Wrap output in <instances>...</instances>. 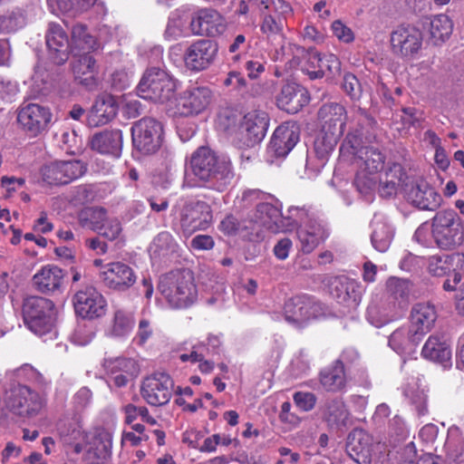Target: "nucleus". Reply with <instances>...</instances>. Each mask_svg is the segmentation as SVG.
Listing matches in <instances>:
<instances>
[{
	"instance_id": "28",
	"label": "nucleus",
	"mask_w": 464,
	"mask_h": 464,
	"mask_svg": "<svg viewBox=\"0 0 464 464\" xmlns=\"http://www.w3.org/2000/svg\"><path fill=\"white\" fill-rule=\"evenodd\" d=\"M46 44L55 63H63L68 59L69 39L62 26L50 24L46 34Z\"/></svg>"
},
{
	"instance_id": "62",
	"label": "nucleus",
	"mask_w": 464,
	"mask_h": 464,
	"mask_svg": "<svg viewBox=\"0 0 464 464\" xmlns=\"http://www.w3.org/2000/svg\"><path fill=\"white\" fill-rule=\"evenodd\" d=\"M293 401L301 411L308 412L315 407L317 397L313 392L299 391L293 394Z\"/></svg>"
},
{
	"instance_id": "60",
	"label": "nucleus",
	"mask_w": 464,
	"mask_h": 464,
	"mask_svg": "<svg viewBox=\"0 0 464 464\" xmlns=\"http://www.w3.org/2000/svg\"><path fill=\"white\" fill-rule=\"evenodd\" d=\"M122 231L121 224L116 218H106L99 229L98 234L108 240L117 239Z\"/></svg>"
},
{
	"instance_id": "22",
	"label": "nucleus",
	"mask_w": 464,
	"mask_h": 464,
	"mask_svg": "<svg viewBox=\"0 0 464 464\" xmlns=\"http://www.w3.org/2000/svg\"><path fill=\"white\" fill-rule=\"evenodd\" d=\"M322 54L314 50H305L295 44L286 43L281 45L280 49L276 50L275 59L285 61L289 68L301 66L308 67L310 70H317L315 58H321Z\"/></svg>"
},
{
	"instance_id": "55",
	"label": "nucleus",
	"mask_w": 464,
	"mask_h": 464,
	"mask_svg": "<svg viewBox=\"0 0 464 464\" xmlns=\"http://www.w3.org/2000/svg\"><path fill=\"white\" fill-rule=\"evenodd\" d=\"M378 174H370V172L358 169L354 185L357 190L363 196L371 195L377 188Z\"/></svg>"
},
{
	"instance_id": "6",
	"label": "nucleus",
	"mask_w": 464,
	"mask_h": 464,
	"mask_svg": "<svg viewBox=\"0 0 464 464\" xmlns=\"http://www.w3.org/2000/svg\"><path fill=\"white\" fill-rule=\"evenodd\" d=\"M45 405V395L33 391L26 385L13 387L7 399L9 410L21 417H34L39 414Z\"/></svg>"
},
{
	"instance_id": "5",
	"label": "nucleus",
	"mask_w": 464,
	"mask_h": 464,
	"mask_svg": "<svg viewBox=\"0 0 464 464\" xmlns=\"http://www.w3.org/2000/svg\"><path fill=\"white\" fill-rule=\"evenodd\" d=\"M23 318L27 328L43 336L52 333L55 323L53 303L44 297L30 296L23 304Z\"/></svg>"
},
{
	"instance_id": "49",
	"label": "nucleus",
	"mask_w": 464,
	"mask_h": 464,
	"mask_svg": "<svg viewBox=\"0 0 464 464\" xmlns=\"http://www.w3.org/2000/svg\"><path fill=\"white\" fill-rule=\"evenodd\" d=\"M104 368L110 374L138 375L139 373V366L136 361L130 358L107 359L104 362Z\"/></svg>"
},
{
	"instance_id": "19",
	"label": "nucleus",
	"mask_w": 464,
	"mask_h": 464,
	"mask_svg": "<svg viewBox=\"0 0 464 464\" xmlns=\"http://www.w3.org/2000/svg\"><path fill=\"white\" fill-rule=\"evenodd\" d=\"M189 28L195 35L216 37L226 31L227 23L224 16L218 11L203 8L193 14L189 22Z\"/></svg>"
},
{
	"instance_id": "13",
	"label": "nucleus",
	"mask_w": 464,
	"mask_h": 464,
	"mask_svg": "<svg viewBox=\"0 0 464 464\" xmlns=\"http://www.w3.org/2000/svg\"><path fill=\"white\" fill-rule=\"evenodd\" d=\"M422 33L413 25L398 26L391 34L392 52L404 58H413L421 49Z\"/></svg>"
},
{
	"instance_id": "26",
	"label": "nucleus",
	"mask_w": 464,
	"mask_h": 464,
	"mask_svg": "<svg viewBox=\"0 0 464 464\" xmlns=\"http://www.w3.org/2000/svg\"><path fill=\"white\" fill-rule=\"evenodd\" d=\"M89 145L100 154L119 158L122 148V132L118 129L96 132L90 138Z\"/></svg>"
},
{
	"instance_id": "7",
	"label": "nucleus",
	"mask_w": 464,
	"mask_h": 464,
	"mask_svg": "<svg viewBox=\"0 0 464 464\" xmlns=\"http://www.w3.org/2000/svg\"><path fill=\"white\" fill-rule=\"evenodd\" d=\"M131 136L138 150L144 154L154 153L161 146L163 127L156 119L144 117L133 124Z\"/></svg>"
},
{
	"instance_id": "33",
	"label": "nucleus",
	"mask_w": 464,
	"mask_h": 464,
	"mask_svg": "<svg viewBox=\"0 0 464 464\" xmlns=\"http://www.w3.org/2000/svg\"><path fill=\"white\" fill-rule=\"evenodd\" d=\"M421 340L410 326H402L392 333L388 344L399 354H411Z\"/></svg>"
},
{
	"instance_id": "11",
	"label": "nucleus",
	"mask_w": 464,
	"mask_h": 464,
	"mask_svg": "<svg viewBox=\"0 0 464 464\" xmlns=\"http://www.w3.org/2000/svg\"><path fill=\"white\" fill-rule=\"evenodd\" d=\"M212 101L208 87L192 85L175 99V114L190 116L205 111Z\"/></svg>"
},
{
	"instance_id": "24",
	"label": "nucleus",
	"mask_w": 464,
	"mask_h": 464,
	"mask_svg": "<svg viewBox=\"0 0 464 464\" xmlns=\"http://www.w3.org/2000/svg\"><path fill=\"white\" fill-rule=\"evenodd\" d=\"M309 101L310 96L307 90L295 82L283 85L276 97L277 106L291 114L297 113L309 103Z\"/></svg>"
},
{
	"instance_id": "38",
	"label": "nucleus",
	"mask_w": 464,
	"mask_h": 464,
	"mask_svg": "<svg viewBox=\"0 0 464 464\" xmlns=\"http://www.w3.org/2000/svg\"><path fill=\"white\" fill-rule=\"evenodd\" d=\"M356 164L360 169L378 174L383 169L385 157L377 149L372 146L361 148L356 151Z\"/></svg>"
},
{
	"instance_id": "40",
	"label": "nucleus",
	"mask_w": 464,
	"mask_h": 464,
	"mask_svg": "<svg viewBox=\"0 0 464 464\" xmlns=\"http://www.w3.org/2000/svg\"><path fill=\"white\" fill-rule=\"evenodd\" d=\"M314 60L316 61L317 70H310L308 67L302 68L303 72L311 80L319 79L324 75L334 77L340 72L341 63L338 57L333 53H324L321 58L314 57Z\"/></svg>"
},
{
	"instance_id": "3",
	"label": "nucleus",
	"mask_w": 464,
	"mask_h": 464,
	"mask_svg": "<svg viewBox=\"0 0 464 464\" xmlns=\"http://www.w3.org/2000/svg\"><path fill=\"white\" fill-rule=\"evenodd\" d=\"M177 83V80L167 71L150 67L143 72L136 88L137 94L154 102L172 103L176 96Z\"/></svg>"
},
{
	"instance_id": "34",
	"label": "nucleus",
	"mask_w": 464,
	"mask_h": 464,
	"mask_svg": "<svg viewBox=\"0 0 464 464\" xmlns=\"http://www.w3.org/2000/svg\"><path fill=\"white\" fill-rule=\"evenodd\" d=\"M63 271L53 265L44 266L33 277L37 290L42 293H51L58 290L63 282Z\"/></svg>"
},
{
	"instance_id": "14",
	"label": "nucleus",
	"mask_w": 464,
	"mask_h": 464,
	"mask_svg": "<svg viewBox=\"0 0 464 464\" xmlns=\"http://www.w3.org/2000/svg\"><path fill=\"white\" fill-rule=\"evenodd\" d=\"M17 121L28 135L36 137L47 130L52 121V112L46 106L27 103L20 108Z\"/></svg>"
},
{
	"instance_id": "47",
	"label": "nucleus",
	"mask_w": 464,
	"mask_h": 464,
	"mask_svg": "<svg viewBox=\"0 0 464 464\" xmlns=\"http://www.w3.org/2000/svg\"><path fill=\"white\" fill-rule=\"evenodd\" d=\"M342 135L321 129L314 140V150L317 157L324 160L332 153Z\"/></svg>"
},
{
	"instance_id": "59",
	"label": "nucleus",
	"mask_w": 464,
	"mask_h": 464,
	"mask_svg": "<svg viewBox=\"0 0 464 464\" xmlns=\"http://www.w3.org/2000/svg\"><path fill=\"white\" fill-rule=\"evenodd\" d=\"M94 191L92 185L82 184L72 188L70 192V201L74 205H83L92 201Z\"/></svg>"
},
{
	"instance_id": "54",
	"label": "nucleus",
	"mask_w": 464,
	"mask_h": 464,
	"mask_svg": "<svg viewBox=\"0 0 464 464\" xmlns=\"http://www.w3.org/2000/svg\"><path fill=\"white\" fill-rule=\"evenodd\" d=\"M188 20L178 14H174L169 18L164 37L167 40L172 41L177 40L179 37L186 36L188 34L187 29Z\"/></svg>"
},
{
	"instance_id": "57",
	"label": "nucleus",
	"mask_w": 464,
	"mask_h": 464,
	"mask_svg": "<svg viewBox=\"0 0 464 464\" xmlns=\"http://www.w3.org/2000/svg\"><path fill=\"white\" fill-rule=\"evenodd\" d=\"M450 255H434L428 258V272L433 276H444L450 272Z\"/></svg>"
},
{
	"instance_id": "30",
	"label": "nucleus",
	"mask_w": 464,
	"mask_h": 464,
	"mask_svg": "<svg viewBox=\"0 0 464 464\" xmlns=\"http://www.w3.org/2000/svg\"><path fill=\"white\" fill-rule=\"evenodd\" d=\"M319 382L324 390L329 392H340L345 390L347 378L344 364L341 359L323 369L319 373Z\"/></svg>"
},
{
	"instance_id": "27",
	"label": "nucleus",
	"mask_w": 464,
	"mask_h": 464,
	"mask_svg": "<svg viewBox=\"0 0 464 464\" xmlns=\"http://www.w3.org/2000/svg\"><path fill=\"white\" fill-rule=\"evenodd\" d=\"M118 111V106L113 96L102 94L99 96L92 110L87 115V124L92 127H99L109 123L115 118Z\"/></svg>"
},
{
	"instance_id": "35",
	"label": "nucleus",
	"mask_w": 464,
	"mask_h": 464,
	"mask_svg": "<svg viewBox=\"0 0 464 464\" xmlns=\"http://www.w3.org/2000/svg\"><path fill=\"white\" fill-rule=\"evenodd\" d=\"M349 457L358 464H371L372 454L368 445V435L362 430H354L348 437L346 447Z\"/></svg>"
},
{
	"instance_id": "42",
	"label": "nucleus",
	"mask_w": 464,
	"mask_h": 464,
	"mask_svg": "<svg viewBox=\"0 0 464 464\" xmlns=\"http://www.w3.org/2000/svg\"><path fill=\"white\" fill-rule=\"evenodd\" d=\"M429 33L433 44L444 43L451 34L453 24L446 14H437L429 18Z\"/></svg>"
},
{
	"instance_id": "32",
	"label": "nucleus",
	"mask_w": 464,
	"mask_h": 464,
	"mask_svg": "<svg viewBox=\"0 0 464 464\" xmlns=\"http://www.w3.org/2000/svg\"><path fill=\"white\" fill-rule=\"evenodd\" d=\"M401 315L393 302L372 303L369 304L366 312V318L371 324L375 327H382L390 322L397 320Z\"/></svg>"
},
{
	"instance_id": "12",
	"label": "nucleus",
	"mask_w": 464,
	"mask_h": 464,
	"mask_svg": "<svg viewBox=\"0 0 464 464\" xmlns=\"http://www.w3.org/2000/svg\"><path fill=\"white\" fill-rule=\"evenodd\" d=\"M174 382L165 372H155L147 377L141 385L143 399L152 406L167 404L173 392Z\"/></svg>"
},
{
	"instance_id": "51",
	"label": "nucleus",
	"mask_w": 464,
	"mask_h": 464,
	"mask_svg": "<svg viewBox=\"0 0 464 464\" xmlns=\"http://www.w3.org/2000/svg\"><path fill=\"white\" fill-rule=\"evenodd\" d=\"M57 430L61 438L67 444L76 443L84 439L81 425L74 420L60 421Z\"/></svg>"
},
{
	"instance_id": "53",
	"label": "nucleus",
	"mask_w": 464,
	"mask_h": 464,
	"mask_svg": "<svg viewBox=\"0 0 464 464\" xmlns=\"http://www.w3.org/2000/svg\"><path fill=\"white\" fill-rule=\"evenodd\" d=\"M24 24L25 17L19 9L0 15V34L15 32Z\"/></svg>"
},
{
	"instance_id": "37",
	"label": "nucleus",
	"mask_w": 464,
	"mask_h": 464,
	"mask_svg": "<svg viewBox=\"0 0 464 464\" xmlns=\"http://www.w3.org/2000/svg\"><path fill=\"white\" fill-rule=\"evenodd\" d=\"M179 245L168 231L159 233L150 246V255L155 260H168L178 254Z\"/></svg>"
},
{
	"instance_id": "1",
	"label": "nucleus",
	"mask_w": 464,
	"mask_h": 464,
	"mask_svg": "<svg viewBox=\"0 0 464 464\" xmlns=\"http://www.w3.org/2000/svg\"><path fill=\"white\" fill-rule=\"evenodd\" d=\"M234 178L231 161L208 147H199L191 155L185 182L190 188L204 187L223 191Z\"/></svg>"
},
{
	"instance_id": "50",
	"label": "nucleus",
	"mask_w": 464,
	"mask_h": 464,
	"mask_svg": "<svg viewBox=\"0 0 464 464\" xmlns=\"http://www.w3.org/2000/svg\"><path fill=\"white\" fill-rule=\"evenodd\" d=\"M270 11V0H241L236 9L238 15H248L255 20L256 14H264Z\"/></svg>"
},
{
	"instance_id": "45",
	"label": "nucleus",
	"mask_w": 464,
	"mask_h": 464,
	"mask_svg": "<svg viewBox=\"0 0 464 464\" xmlns=\"http://www.w3.org/2000/svg\"><path fill=\"white\" fill-rule=\"evenodd\" d=\"M445 450L448 458L454 462H459L464 454V438L458 426H451L448 430L445 442Z\"/></svg>"
},
{
	"instance_id": "36",
	"label": "nucleus",
	"mask_w": 464,
	"mask_h": 464,
	"mask_svg": "<svg viewBox=\"0 0 464 464\" xmlns=\"http://www.w3.org/2000/svg\"><path fill=\"white\" fill-rule=\"evenodd\" d=\"M297 235L304 253H311L328 236L324 226L316 220L308 222L304 228L298 231Z\"/></svg>"
},
{
	"instance_id": "44",
	"label": "nucleus",
	"mask_w": 464,
	"mask_h": 464,
	"mask_svg": "<svg viewBox=\"0 0 464 464\" xmlns=\"http://www.w3.org/2000/svg\"><path fill=\"white\" fill-rule=\"evenodd\" d=\"M387 290L392 298L389 302L395 303L398 309L402 312L408 303L410 282L406 279L392 277L387 281Z\"/></svg>"
},
{
	"instance_id": "8",
	"label": "nucleus",
	"mask_w": 464,
	"mask_h": 464,
	"mask_svg": "<svg viewBox=\"0 0 464 464\" xmlns=\"http://www.w3.org/2000/svg\"><path fill=\"white\" fill-rule=\"evenodd\" d=\"M322 306L309 295H296L284 305L285 319L291 324L301 327L311 319L322 314Z\"/></svg>"
},
{
	"instance_id": "61",
	"label": "nucleus",
	"mask_w": 464,
	"mask_h": 464,
	"mask_svg": "<svg viewBox=\"0 0 464 464\" xmlns=\"http://www.w3.org/2000/svg\"><path fill=\"white\" fill-rule=\"evenodd\" d=\"M345 287L346 291H343L340 303L348 307L354 308L359 304L362 299L361 286L357 282L350 279Z\"/></svg>"
},
{
	"instance_id": "15",
	"label": "nucleus",
	"mask_w": 464,
	"mask_h": 464,
	"mask_svg": "<svg viewBox=\"0 0 464 464\" xmlns=\"http://www.w3.org/2000/svg\"><path fill=\"white\" fill-rule=\"evenodd\" d=\"M218 51L217 43L208 39L197 40L184 53L185 65L194 72L206 70L214 63Z\"/></svg>"
},
{
	"instance_id": "41",
	"label": "nucleus",
	"mask_w": 464,
	"mask_h": 464,
	"mask_svg": "<svg viewBox=\"0 0 464 464\" xmlns=\"http://www.w3.org/2000/svg\"><path fill=\"white\" fill-rule=\"evenodd\" d=\"M135 324L132 313L121 308L114 311L113 316L106 334L115 338H123L129 335Z\"/></svg>"
},
{
	"instance_id": "16",
	"label": "nucleus",
	"mask_w": 464,
	"mask_h": 464,
	"mask_svg": "<svg viewBox=\"0 0 464 464\" xmlns=\"http://www.w3.org/2000/svg\"><path fill=\"white\" fill-rule=\"evenodd\" d=\"M73 305L76 314L92 320L105 314L107 302L94 287L87 286L74 295Z\"/></svg>"
},
{
	"instance_id": "9",
	"label": "nucleus",
	"mask_w": 464,
	"mask_h": 464,
	"mask_svg": "<svg viewBox=\"0 0 464 464\" xmlns=\"http://www.w3.org/2000/svg\"><path fill=\"white\" fill-rule=\"evenodd\" d=\"M212 222L211 207L205 201L190 200L180 211L182 231L190 236L197 230L207 229Z\"/></svg>"
},
{
	"instance_id": "25",
	"label": "nucleus",
	"mask_w": 464,
	"mask_h": 464,
	"mask_svg": "<svg viewBox=\"0 0 464 464\" xmlns=\"http://www.w3.org/2000/svg\"><path fill=\"white\" fill-rule=\"evenodd\" d=\"M437 311L430 303L415 304L411 311L410 327L421 339L430 333L437 320Z\"/></svg>"
},
{
	"instance_id": "52",
	"label": "nucleus",
	"mask_w": 464,
	"mask_h": 464,
	"mask_svg": "<svg viewBox=\"0 0 464 464\" xmlns=\"http://www.w3.org/2000/svg\"><path fill=\"white\" fill-rule=\"evenodd\" d=\"M219 229L224 234L228 236L240 234L246 236L248 234V230H254V228L249 226L248 221H240L232 214L226 216L225 218L220 222Z\"/></svg>"
},
{
	"instance_id": "31",
	"label": "nucleus",
	"mask_w": 464,
	"mask_h": 464,
	"mask_svg": "<svg viewBox=\"0 0 464 464\" xmlns=\"http://www.w3.org/2000/svg\"><path fill=\"white\" fill-rule=\"evenodd\" d=\"M75 80L89 90L97 86L96 61L89 53L79 55L72 63Z\"/></svg>"
},
{
	"instance_id": "23",
	"label": "nucleus",
	"mask_w": 464,
	"mask_h": 464,
	"mask_svg": "<svg viewBox=\"0 0 464 464\" xmlns=\"http://www.w3.org/2000/svg\"><path fill=\"white\" fill-rule=\"evenodd\" d=\"M300 128L295 121H286L274 131L269 150L276 157H285L299 140Z\"/></svg>"
},
{
	"instance_id": "46",
	"label": "nucleus",
	"mask_w": 464,
	"mask_h": 464,
	"mask_svg": "<svg viewBox=\"0 0 464 464\" xmlns=\"http://www.w3.org/2000/svg\"><path fill=\"white\" fill-rule=\"evenodd\" d=\"M323 415L325 421L333 426L344 423L348 417V411L342 400L331 399L325 401Z\"/></svg>"
},
{
	"instance_id": "17",
	"label": "nucleus",
	"mask_w": 464,
	"mask_h": 464,
	"mask_svg": "<svg viewBox=\"0 0 464 464\" xmlns=\"http://www.w3.org/2000/svg\"><path fill=\"white\" fill-rule=\"evenodd\" d=\"M267 113L261 110H253L240 119L239 134L244 146L253 147L266 136L268 128Z\"/></svg>"
},
{
	"instance_id": "2",
	"label": "nucleus",
	"mask_w": 464,
	"mask_h": 464,
	"mask_svg": "<svg viewBox=\"0 0 464 464\" xmlns=\"http://www.w3.org/2000/svg\"><path fill=\"white\" fill-rule=\"evenodd\" d=\"M158 289L168 304L177 309L190 306L198 297L193 273L188 269L175 270L161 276Z\"/></svg>"
},
{
	"instance_id": "63",
	"label": "nucleus",
	"mask_w": 464,
	"mask_h": 464,
	"mask_svg": "<svg viewBox=\"0 0 464 464\" xmlns=\"http://www.w3.org/2000/svg\"><path fill=\"white\" fill-rule=\"evenodd\" d=\"M124 411L126 414V422L129 424L133 422L138 416H140L143 421L150 425H155L157 422L156 420L150 415L146 407H137L133 404H128L124 407Z\"/></svg>"
},
{
	"instance_id": "18",
	"label": "nucleus",
	"mask_w": 464,
	"mask_h": 464,
	"mask_svg": "<svg viewBox=\"0 0 464 464\" xmlns=\"http://www.w3.org/2000/svg\"><path fill=\"white\" fill-rule=\"evenodd\" d=\"M100 277L108 288L119 292L129 290L137 282L134 269L121 261L111 262L103 266Z\"/></svg>"
},
{
	"instance_id": "4",
	"label": "nucleus",
	"mask_w": 464,
	"mask_h": 464,
	"mask_svg": "<svg viewBox=\"0 0 464 464\" xmlns=\"http://www.w3.org/2000/svg\"><path fill=\"white\" fill-rule=\"evenodd\" d=\"M431 236L442 250H453L464 242V222L453 209L438 211L431 218Z\"/></svg>"
},
{
	"instance_id": "56",
	"label": "nucleus",
	"mask_w": 464,
	"mask_h": 464,
	"mask_svg": "<svg viewBox=\"0 0 464 464\" xmlns=\"http://www.w3.org/2000/svg\"><path fill=\"white\" fill-rule=\"evenodd\" d=\"M72 41L83 50H94L97 46L96 40L88 34L87 27L82 24H77L72 29Z\"/></svg>"
},
{
	"instance_id": "48",
	"label": "nucleus",
	"mask_w": 464,
	"mask_h": 464,
	"mask_svg": "<svg viewBox=\"0 0 464 464\" xmlns=\"http://www.w3.org/2000/svg\"><path fill=\"white\" fill-rule=\"evenodd\" d=\"M107 218L106 209L100 207L85 208L80 211L78 221L81 227L97 231Z\"/></svg>"
},
{
	"instance_id": "43",
	"label": "nucleus",
	"mask_w": 464,
	"mask_h": 464,
	"mask_svg": "<svg viewBox=\"0 0 464 464\" xmlns=\"http://www.w3.org/2000/svg\"><path fill=\"white\" fill-rule=\"evenodd\" d=\"M392 237L393 228L387 222L381 219L372 221L371 241L376 250L385 252L389 248Z\"/></svg>"
},
{
	"instance_id": "29",
	"label": "nucleus",
	"mask_w": 464,
	"mask_h": 464,
	"mask_svg": "<svg viewBox=\"0 0 464 464\" xmlns=\"http://www.w3.org/2000/svg\"><path fill=\"white\" fill-rule=\"evenodd\" d=\"M321 129L343 134L345 126L346 110L339 103L324 104L318 111Z\"/></svg>"
},
{
	"instance_id": "20",
	"label": "nucleus",
	"mask_w": 464,
	"mask_h": 464,
	"mask_svg": "<svg viewBox=\"0 0 464 464\" xmlns=\"http://www.w3.org/2000/svg\"><path fill=\"white\" fill-rule=\"evenodd\" d=\"M406 198L410 204L420 210L435 211L442 202L441 195L423 179L411 183Z\"/></svg>"
},
{
	"instance_id": "64",
	"label": "nucleus",
	"mask_w": 464,
	"mask_h": 464,
	"mask_svg": "<svg viewBox=\"0 0 464 464\" xmlns=\"http://www.w3.org/2000/svg\"><path fill=\"white\" fill-rule=\"evenodd\" d=\"M343 90L352 100H357L362 93L361 84L353 73H345L342 82Z\"/></svg>"
},
{
	"instance_id": "39",
	"label": "nucleus",
	"mask_w": 464,
	"mask_h": 464,
	"mask_svg": "<svg viewBox=\"0 0 464 464\" xmlns=\"http://www.w3.org/2000/svg\"><path fill=\"white\" fill-rule=\"evenodd\" d=\"M421 355L427 360L443 363L451 358V351L443 337L432 334L424 343Z\"/></svg>"
},
{
	"instance_id": "21",
	"label": "nucleus",
	"mask_w": 464,
	"mask_h": 464,
	"mask_svg": "<svg viewBox=\"0 0 464 464\" xmlns=\"http://www.w3.org/2000/svg\"><path fill=\"white\" fill-rule=\"evenodd\" d=\"M293 217H285L281 211L270 203H258L256 205L254 219L248 221L250 227L258 225L272 233L285 231V227L291 224Z\"/></svg>"
},
{
	"instance_id": "58",
	"label": "nucleus",
	"mask_w": 464,
	"mask_h": 464,
	"mask_svg": "<svg viewBox=\"0 0 464 464\" xmlns=\"http://www.w3.org/2000/svg\"><path fill=\"white\" fill-rule=\"evenodd\" d=\"M260 25L263 34L267 36L279 34L283 32L284 20L271 12H266Z\"/></svg>"
},
{
	"instance_id": "10",
	"label": "nucleus",
	"mask_w": 464,
	"mask_h": 464,
	"mask_svg": "<svg viewBox=\"0 0 464 464\" xmlns=\"http://www.w3.org/2000/svg\"><path fill=\"white\" fill-rule=\"evenodd\" d=\"M87 168L77 160L54 161L41 169L43 179L49 185H65L84 175Z\"/></svg>"
}]
</instances>
